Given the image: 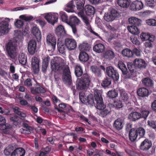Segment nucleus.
<instances>
[{"label": "nucleus", "mask_w": 156, "mask_h": 156, "mask_svg": "<svg viewBox=\"0 0 156 156\" xmlns=\"http://www.w3.org/2000/svg\"><path fill=\"white\" fill-rule=\"evenodd\" d=\"M17 41L13 39L10 40L6 45V50L8 55L12 58H14L16 54Z\"/></svg>", "instance_id": "1"}, {"label": "nucleus", "mask_w": 156, "mask_h": 156, "mask_svg": "<svg viewBox=\"0 0 156 156\" xmlns=\"http://www.w3.org/2000/svg\"><path fill=\"white\" fill-rule=\"evenodd\" d=\"M102 94V92L99 90H96L94 93L95 100L96 102L95 106L98 109L100 110L104 109L106 107L103 102L101 96Z\"/></svg>", "instance_id": "2"}, {"label": "nucleus", "mask_w": 156, "mask_h": 156, "mask_svg": "<svg viewBox=\"0 0 156 156\" xmlns=\"http://www.w3.org/2000/svg\"><path fill=\"white\" fill-rule=\"evenodd\" d=\"M62 80L64 83L67 85H71L72 83L71 73L68 66H66L63 69L62 74Z\"/></svg>", "instance_id": "3"}, {"label": "nucleus", "mask_w": 156, "mask_h": 156, "mask_svg": "<svg viewBox=\"0 0 156 156\" xmlns=\"http://www.w3.org/2000/svg\"><path fill=\"white\" fill-rule=\"evenodd\" d=\"M5 20H4L0 22V35L6 34L10 29L9 26L10 19L6 18Z\"/></svg>", "instance_id": "4"}, {"label": "nucleus", "mask_w": 156, "mask_h": 156, "mask_svg": "<svg viewBox=\"0 0 156 156\" xmlns=\"http://www.w3.org/2000/svg\"><path fill=\"white\" fill-rule=\"evenodd\" d=\"M51 65L52 70L55 72L62 69L64 65V60L59 58L55 62L54 60L51 61Z\"/></svg>", "instance_id": "5"}, {"label": "nucleus", "mask_w": 156, "mask_h": 156, "mask_svg": "<svg viewBox=\"0 0 156 156\" xmlns=\"http://www.w3.org/2000/svg\"><path fill=\"white\" fill-rule=\"evenodd\" d=\"M119 15L117 11L115 9H111L109 11L105 13L104 17V19L108 22L114 20Z\"/></svg>", "instance_id": "6"}, {"label": "nucleus", "mask_w": 156, "mask_h": 156, "mask_svg": "<svg viewBox=\"0 0 156 156\" xmlns=\"http://www.w3.org/2000/svg\"><path fill=\"white\" fill-rule=\"evenodd\" d=\"M65 42L66 47L69 51L74 50L76 48L77 43L74 39L67 38L65 39Z\"/></svg>", "instance_id": "7"}, {"label": "nucleus", "mask_w": 156, "mask_h": 156, "mask_svg": "<svg viewBox=\"0 0 156 156\" xmlns=\"http://www.w3.org/2000/svg\"><path fill=\"white\" fill-rule=\"evenodd\" d=\"M106 72L108 76L112 77L114 80L117 81L119 76L117 71L112 66L108 67L106 68Z\"/></svg>", "instance_id": "8"}, {"label": "nucleus", "mask_w": 156, "mask_h": 156, "mask_svg": "<svg viewBox=\"0 0 156 156\" xmlns=\"http://www.w3.org/2000/svg\"><path fill=\"white\" fill-rule=\"evenodd\" d=\"M46 42L49 45L51 46L53 49L55 48L56 39L54 34L48 33L47 34L46 37Z\"/></svg>", "instance_id": "9"}, {"label": "nucleus", "mask_w": 156, "mask_h": 156, "mask_svg": "<svg viewBox=\"0 0 156 156\" xmlns=\"http://www.w3.org/2000/svg\"><path fill=\"white\" fill-rule=\"evenodd\" d=\"M44 17L49 23L52 25H54L58 21V17L55 14L48 13L45 14Z\"/></svg>", "instance_id": "10"}, {"label": "nucleus", "mask_w": 156, "mask_h": 156, "mask_svg": "<svg viewBox=\"0 0 156 156\" xmlns=\"http://www.w3.org/2000/svg\"><path fill=\"white\" fill-rule=\"evenodd\" d=\"M6 120L5 118L0 116V129L3 130V132L7 133L6 130L12 128V126L8 123L5 124Z\"/></svg>", "instance_id": "11"}, {"label": "nucleus", "mask_w": 156, "mask_h": 156, "mask_svg": "<svg viewBox=\"0 0 156 156\" xmlns=\"http://www.w3.org/2000/svg\"><path fill=\"white\" fill-rule=\"evenodd\" d=\"M31 65L34 74H37L39 70V60L36 57H33L31 59Z\"/></svg>", "instance_id": "12"}, {"label": "nucleus", "mask_w": 156, "mask_h": 156, "mask_svg": "<svg viewBox=\"0 0 156 156\" xmlns=\"http://www.w3.org/2000/svg\"><path fill=\"white\" fill-rule=\"evenodd\" d=\"M37 43L36 40L32 39L28 44L27 49L29 53L32 55L34 54L36 51Z\"/></svg>", "instance_id": "13"}, {"label": "nucleus", "mask_w": 156, "mask_h": 156, "mask_svg": "<svg viewBox=\"0 0 156 156\" xmlns=\"http://www.w3.org/2000/svg\"><path fill=\"white\" fill-rule=\"evenodd\" d=\"M133 63L135 67L141 69H145L147 66L145 61L139 58L135 59L133 61Z\"/></svg>", "instance_id": "14"}, {"label": "nucleus", "mask_w": 156, "mask_h": 156, "mask_svg": "<svg viewBox=\"0 0 156 156\" xmlns=\"http://www.w3.org/2000/svg\"><path fill=\"white\" fill-rule=\"evenodd\" d=\"M128 118L130 121L134 122L141 118V115L136 112H131L128 115Z\"/></svg>", "instance_id": "15"}, {"label": "nucleus", "mask_w": 156, "mask_h": 156, "mask_svg": "<svg viewBox=\"0 0 156 156\" xmlns=\"http://www.w3.org/2000/svg\"><path fill=\"white\" fill-rule=\"evenodd\" d=\"M152 146L151 141L148 139H145L141 143L140 146L141 149L147 151Z\"/></svg>", "instance_id": "16"}, {"label": "nucleus", "mask_w": 156, "mask_h": 156, "mask_svg": "<svg viewBox=\"0 0 156 156\" xmlns=\"http://www.w3.org/2000/svg\"><path fill=\"white\" fill-rule=\"evenodd\" d=\"M22 126L23 128L20 129L19 131L22 134H29L30 133L31 131L33 130L32 127L27 123H23L22 124Z\"/></svg>", "instance_id": "17"}, {"label": "nucleus", "mask_w": 156, "mask_h": 156, "mask_svg": "<svg viewBox=\"0 0 156 156\" xmlns=\"http://www.w3.org/2000/svg\"><path fill=\"white\" fill-rule=\"evenodd\" d=\"M137 93L138 95L140 97H147L149 95V91L146 88L142 87L137 90Z\"/></svg>", "instance_id": "18"}, {"label": "nucleus", "mask_w": 156, "mask_h": 156, "mask_svg": "<svg viewBox=\"0 0 156 156\" xmlns=\"http://www.w3.org/2000/svg\"><path fill=\"white\" fill-rule=\"evenodd\" d=\"M142 83L143 85L147 87L152 88L154 85L153 80L149 77H146L142 80Z\"/></svg>", "instance_id": "19"}, {"label": "nucleus", "mask_w": 156, "mask_h": 156, "mask_svg": "<svg viewBox=\"0 0 156 156\" xmlns=\"http://www.w3.org/2000/svg\"><path fill=\"white\" fill-rule=\"evenodd\" d=\"M131 9L133 10H138L141 9L143 7V4L142 2L139 1H134L131 5Z\"/></svg>", "instance_id": "20"}, {"label": "nucleus", "mask_w": 156, "mask_h": 156, "mask_svg": "<svg viewBox=\"0 0 156 156\" xmlns=\"http://www.w3.org/2000/svg\"><path fill=\"white\" fill-rule=\"evenodd\" d=\"M55 34L59 37H63L66 35V31L63 26L59 25L56 29Z\"/></svg>", "instance_id": "21"}, {"label": "nucleus", "mask_w": 156, "mask_h": 156, "mask_svg": "<svg viewBox=\"0 0 156 156\" xmlns=\"http://www.w3.org/2000/svg\"><path fill=\"white\" fill-rule=\"evenodd\" d=\"M105 45L101 43H99L95 45L93 48V50L98 53L103 52L105 50Z\"/></svg>", "instance_id": "22"}, {"label": "nucleus", "mask_w": 156, "mask_h": 156, "mask_svg": "<svg viewBox=\"0 0 156 156\" xmlns=\"http://www.w3.org/2000/svg\"><path fill=\"white\" fill-rule=\"evenodd\" d=\"M124 125L123 121L120 119H118L115 121L113 126L117 130H120L122 129Z\"/></svg>", "instance_id": "23"}, {"label": "nucleus", "mask_w": 156, "mask_h": 156, "mask_svg": "<svg viewBox=\"0 0 156 156\" xmlns=\"http://www.w3.org/2000/svg\"><path fill=\"white\" fill-rule=\"evenodd\" d=\"M25 154V150L22 148L20 147L14 150L12 153L11 156H23Z\"/></svg>", "instance_id": "24"}, {"label": "nucleus", "mask_w": 156, "mask_h": 156, "mask_svg": "<svg viewBox=\"0 0 156 156\" xmlns=\"http://www.w3.org/2000/svg\"><path fill=\"white\" fill-rule=\"evenodd\" d=\"M84 9L86 14L88 15H93L95 12V9L91 5H86L85 6Z\"/></svg>", "instance_id": "25"}, {"label": "nucleus", "mask_w": 156, "mask_h": 156, "mask_svg": "<svg viewBox=\"0 0 156 156\" xmlns=\"http://www.w3.org/2000/svg\"><path fill=\"white\" fill-rule=\"evenodd\" d=\"M138 26L129 25L127 26V29L129 31L134 35H138L140 33L139 30L137 27Z\"/></svg>", "instance_id": "26"}, {"label": "nucleus", "mask_w": 156, "mask_h": 156, "mask_svg": "<svg viewBox=\"0 0 156 156\" xmlns=\"http://www.w3.org/2000/svg\"><path fill=\"white\" fill-rule=\"evenodd\" d=\"M77 88L79 90L85 89L88 87L89 85L83 82L80 79H79L77 81Z\"/></svg>", "instance_id": "27"}, {"label": "nucleus", "mask_w": 156, "mask_h": 156, "mask_svg": "<svg viewBox=\"0 0 156 156\" xmlns=\"http://www.w3.org/2000/svg\"><path fill=\"white\" fill-rule=\"evenodd\" d=\"M129 22L130 25L139 26L141 21L136 17H131L129 19Z\"/></svg>", "instance_id": "28"}, {"label": "nucleus", "mask_w": 156, "mask_h": 156, "mask_svg": "<svg viewBox=\"0 0 156 156\" xmlns=\"http://www.w3.org/2000/svg\"><path fill=\"white\" fill-rule=\"evenodd\" d=\"M32 33L36 37L38 41L41 39V32L38 28L36 27H33L32 29Z\"/></svg>", "instance_id": "29"}, {"label": "nucleus", "mask_w": 156, "mask_h": 156, "mask_svg": "<svg viewBox=\"0 0 156 156\" xmlns=\"http://www.w3.org/2000/svg\"><path fill=\"white\" fill-rule=\"evenodd\" d=\"M30 91L32 94H35L37 93H44L46 91L43 87L39 86L36 87L35 89L34 88H31Z\"/></svg>", "instance_id": "30"}, {"label": "nucleus", "mask_w": 156, "mask_h": 156, "mask_svg": "<svg viewBox=\"0 0 156 156\" xmlns=\"http://www.w3.org/2000/svg\"><path fill=\"white\" fill-rule=\"evenodd\" d=\"M79 58L80 61L85 62L89 59V57L88 54L85 52L81 51L79 55Z\"/></svg>", "instance_id": "31"}, {"label": "nucleus", "mask_w": 156, "mask_h": 156, "mask_svg": "<svg viewBox=\"0 0 156 156\" xmlns=\"http://www.w3.org/2000/svg\"><path fill=\"white\" fill-rule=\"evenodd\" d=\"M114 52L112 50H108L104 54V57L107 59L111 60L115 57Z\"/></svg>", "instance_id": "32"}, {"label": "nucleus", "mask_w": 156, "mask_h": 156, "mask_svg": "<svg viewBox=\"0 0 156 156\" xmlns=\"http://www.w3.org/2000/svg\"><path fill=\"white\" fill-rule=\"evenodd\" d=\"M138 136L137 132L136 130L131 129L130 130L129 133V137L130 140L132 142L135 141Z\"/></svg>", "instance_id": "33"}, {"label": "nucleus", "mask_w": 156, "mask_h": 156, "mask_svg": "<svg viewBox=\"0 0 156 156\" xmlns=\"http://www.w3.org/2000/svg\"><path fill=\"white\" fill-rule=\"evenodd\" d=\"M13 111L16 114L19 115L22 119H23L26 116V115L22 112L21 109L17 107H15L13 108Z\"/></svg>", "instance_id": "34"}, {"label": "nucleus", "mask_w": 156, "mask_h": 156, "mask_svg": "<svg viewBox=\"0 0 156 156\" xmlns=\"http://www.w3.org/2000/svg\"><path fill=\"white\" fill-rule=\"evenodd\" d=\"M50 58L48 56L44 58L42 62V70L43 72H45L47 68Z\"/></svg>", "instance_id": "35"}, {"label": "nucleus", "mask_w": 156, "mask_h": 156, "mask_svg": "<svg viewBox=\"0 0 156 156\" xmlns=\"http://www.w3.org/2000/svg\"><path fill=\"white\" fill-rule=\"evenodd\" d=\"M85 3V0H75V3L76 4L77 9L82 10L84 9Z\"/></svg>", "instance_id": "36"}, {"label": "nucleus", "mask_w": 156, "mask_h": 156, "mask_svg": "<svg viewBox=\"0 0 156 156\" xmlns=\"http://www.w3.org/2000/svg\"><path fill=\"white\" fill-rule=\"evenodd\" d=\"M101 111L99 113V115L104 118L110 114L111 112V109L108 108H104V109L100 110Z\"/></svg>", "instance_id": "37"}, {"label": "nucleus", "mask_w": 156, "mask_h": 156, "mask_svg": "<svg viewBox=\"0 0 156 156\" xmlns=\"http://www.w3.org/2000/svg\"><path fill=\"white\" fill-rule=\"evenodd\" d=\"M79 49L81 51H87L90 48V45L87 43L83 42L80 44L78 47Z\"/></svg>", "instance_id": "38"}, {"label": "nucleus", "mask_w": 156, "mask_h": 156, "mask_svg": "<svg viewBox=\"0 0 156 156\" xmlns=\"http://www.w3.org/2000/svg\"><path fill=\"white\" fill-rule=\"evenodd\" d=\"M90 69L92 72L94 73L96 76L100 77L101 76V72L100 69L95 66H92Z\"/></svg>", "instance_id": "39"}, {"label": "nucleus", "mask_w": 156, "mask_h": 156, "mask_svg": "<svg viewBox=\"0 0 156 156\" xmlns=\"http://www.w3.org/2000/svg\"><path fill=\"white\" fill-rule=\"evenodd\" d=\"M154 37H152L150 38V40L146 41L144 43L145 47L149 48H152L154 45Z\"/></svg>", "instance_id": "40"}, {"label": "nucleus", "mask_w": 156, "mask_h": 156, "mask_svg": "<svg viewBox=\"0 0 156 156\" xmlns=\"http://www.w3.org/2000/svg\"><path fill=\"white\" fill-rule=\"evenodd\" d=\"M80 79L83 82L85 83H86L89 86L91 78L87 74L85 73L83 74Z\"/></svg>", "instance_id": "41"}, {"label": "nucleus", "mask_w": 156, "mask_h": 156, "mask_svg": "<svg viewBox=\"0 0 156 156\" xmlns=\"http://www.w3.org/2000/svg\"><path fill=\"white\" fill-rule=\"evenodd\" d=\"M122 54L123 56L130 58L132 56L133 52L130 49L126 48L123 50L122 51Z\"/></svg>", "instance_id": "42"}, {"label": "nucleus", "mask_w": 156, "mask_h": 156, "mask_svg": "<svg viewBox=\"0 0 156 156\" xmlns=\"http://www.w3.org/2000/svg\"><path fill=\"white\" fill-rule=\"evenodd\" d=\"M70 25H77L80 23V20L75 16H71L70 17Z\"/></svg>", "instance_id": "43"}, {"label": "nucleus", "mask_w": 156, "mask_h": 156, "mask_svg": "<svg viewBox=\"0 0 156 156\" xmlns=\"http://www.w3.org/2000/svg\"><path fill=\"white\" fill-rule=\"evenodd\" d=\"M118 4L121 7L127 8L129 5V2L128 0H118Z\"/></svg>", "instance_id": "44"}, {"label": "nucleus", "mask_w": 156, "mask_h": 156, "mask_svg": "<svg viewBox=\"0 0 156 156\" xmlns=\"http://www.w3.org/2000/svg\"><path fill=\"white\" fill-rule=\"evenodd\" d=\"M118 67L121 70L122 73H125L126 71L127 70L125 64L121 61H119L118 64Z\"/></svg>", "instance_id": "45"}, {"label": "nucleus", "mask_w": 156, "mask_h": 156, "mask_svg": "<svg viewBox=\"0 0 156 156\" xmlns=\"http://www.w3.org/2000/svg\"><path fill=\"white\" fill-rule=\"evenodd\" d=\"M19 60L21 64L23 65L26 64L27 62V59L24 54L21 53L19 55Z\"/></svg>", "instance_id": "46"}, {"label": "nucleus", "mask_w": 156, "mask_h": 156, "mask_svg": "<svg viewBox=\"0 0 156 156\" xmlns=\"http://www.w3.org/2000/svg\"><path fill=\"white\" fill-rule=\"evenodd\" d=\"M75 74L77 77L80 76L83 74V70L80 66H77L75 68Z\"/></svg>", "instance_id": "47"}, {"label": "nucleus", "mask_w": 156, "mask_h": 156, "mask_svg": "<svg viewBox=\"0 0 156 156\" xmlns=\"http://www.w3.org/2000/svg\"><path fill=\"white\" fill-rule=\"evenodd\" d=\"M14 149V147L11 145L7 146L4 150V153L6 155H9Z\"/></svg>", "instance_id": "48"}, {"label": "nucleus", "mask_w": 156, "mask_h": 156, "mask_svg": "<svg viewBox=\"0 0 156 156\" xmlns=\"http://www.w3.org/2000/svg\"><path fill=\"white\" fill-rule=\"evenodd\" d=\"M154 36L145 33H142L140 35V37L143 41H147V40H150V38Z\"/></svg>", "instance_id": "49"}, {"label": "nucleus", "mask_w": 156, "mask_h": 156, "mask_svg": "<svg viewBox=\"0 0 156 156\" xmlns=\"http://www.w3.org/2000/svg\"><path fill=\"white\" fill-rule=\"evenodd\" d=\"M66 44L64 45L62 43H59L58 44V49L59 52L61 53H64L65 52L66 49Z\"/></svg>", "instance_id": "50"}, {"label": "nucleus", "mask_w": 156, "mask_h": 156, "mask_svg": "<svg viewBox=\"0 0 156 156\" xmlns=\"http://www.w3.org/2000/svg\"><path fill=\"white\" fill-rule=\"evenodd\" d=\"M111 83V80L108 78H106L102 81L101 85L103 87L109 86Z\"/></svg>", "instance_id": "51"}, {"label": "nucleus", "mask_w": 156, "mask_h": 156, "mask_svg": "<svg viewBox=\"0 0 156 156\" xmlns=\"http://www.w3.org/2000/svg\"><path fill=\"white\" fill-rule=\"evenodd\" d=\"M118 93L115 90H112L108 92V95L110 98H114L117 97Z\"/></svg>", "instance_id": "52"}, {"label": "nucleus", "mask_w": 156, "mask_h": 156, "mask_svg": "<svg viewBox=\"0 0 156 156\" xmlns=\"http://www.w3.org/2000/svg\"><path fill=\"white\" fill-rule=\"evenodd\" d=\"M135 74L134 71H127V70L126 71L125 73H123V74L124 76V78L125 79H128L132 78L133 76H134V75Z\"/></svg>", "instance_id": "53"}, {"label": "nucleus", "mask_w": 156, "mask_h": 156, "mask_svg": "<svg viewBox=\"0 0 156 156\" xmlns=\"http://www.w3.org/2000/svg\"><path fill=\"white\" fill-rule=\"evenodd\" d=\"M86 104H90L93 105L94 104V102L93 96L92 94L88 95L87 98Z\"/></svg>", "instance_id": "54"}, {"label": "nucleus", "mask_w": 156, "mask_h": 156, "mask_svg": "<svg viewBox=\"0 0 156 156\" xmlns=\"http://www.w3.org/2000/svg\"><path fill=\"white\" fill-rule=\"evenodd\" d=\"M33 80L32 79H27L24 82V85L28 87H30L33 83Z\"/></svg>", "instance_id": "55"}, {"label": "nucleus", "mask_w": 156, "mask_h": 156, "mask_svg": "<svg viewBox=\"0 0 156 156\" xmlns=\"http://www.w3.org/2000/svg\"><path fill=\"white\" fill-rule=\"evenodd\" d=\"M130 40L134 44L138 45L140 44V42L138 40L137 37L134 35H132L130 37Z\"/></svg>", "instance_id": "56"}, {"label": "nucleus", "mask_w": 156, "mask_h": 156, "mask_svg": "<svg viewBox=\"0 0 156 156\" xmlns=\"http://www.w3.org/2000/svg\"><path fill=\"white\" fill-rule=\"evenodd\" d=\"M120 98L121 99L125 101H126L128 99V96L125 91L122 90L121 91Z\"/></svg>", "instance_id": "57"}, {"label": "nucleus", "mask_w": 156, "mask_h": 156, "mask_svg": "<svg viewBox=\"0 0 156 156\" xmlns=\"http://www.w3.org/2000/svg\"><path fill=\"white\" fill-rule=\"evenodd\" d=\"M19 18L26 21H28L31 20L33 17L32 16H27L26 15H22L20 16Z\"/></svg>", "instance_id": "58"}, {"label": "nucleus", "mask_w": 156, "mask_h": 156, "mask_svg": "<svg viewBox=\"0 0 156 156\" xmlns=\"http://www.w3.org/2000/svg\"><path fill=\"white\" fill-rule=\"evenodd\" d=\"M137 134H138L141 137H143L145 134V131L144 129L141 127H140L136 130Z\"/></svg>", "instance_id": "59"}, {"label": "nucleus", "mask_w": 156, "mask_h": 156, "mask_svg": "<svg viewBox=\"0 0 156 156\" xmlns=\"http://www.w3.org/2000/svg\"><path fill=\"white\" fill-rule=\"evenodd\" d=\"M147 24L151 26H156V20L154 19H150L146 20Z\"/></svg>", "instance_id": "60"}, {"label": "nucleus", "mask_w": 156, "mask_h": 156, "mask_svg": "<svg viewBox=\"0 0 156 156\" xmlns=\"http://www.w3.org/2000/svg\"><path fill=\"white\" fill-rule=\"evenodd\" d=\"M146 4L149 7H154L155 6L154 0H145Z\"/></svg>", "instance_id": "61"}, {"label": "nucleus", "mask_w": 156, "mask_h": 156, "mask_svg": "<svg viewBox=\"0 0 156 156\" xmlns=\"http://www.w3.org/2000/svg\"><path fill=\"white\" fill-rule=\"evenodd\" d=\"M80 99L81 102L84 104H86L87 98L84 97V94L82 92L79 93Z\"/></svg>", "instance_id": "62"}, {"label": "nucleus", "mask_w": 156, "mask_h": 156, "mask_svg": "<svg viewBox=\"0 0 156 156\" xmlns=\"http://www.w3.org/2000/svg\"><path fill=\"white\" fill-rule=\"evenodd\" d=\"M23 25V22L20 20H18L15 23V25L17 28H21Z\"/></svg>", "instance_id": "63"}, {"label": "nucleus", "mask_w": 156, "mask_h": 156, "mask_svg": "<svg viewBox=\"0 0 156 156\" xmlns=\"http://www.w3.org/2000/svg\"><path fill=\"white\" fill-rule=\"evenodd\" d=\"M148 125L151 128L154 129H156V124L155 122L152 121H147Z\"/></svg>", "instance_id": "64"}]
</instances>
